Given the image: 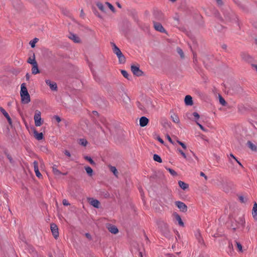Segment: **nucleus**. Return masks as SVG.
Masks as SVG:
<instances>
[{"label": "nucleus", "instance_id": "obj_34", "mask_svg": "<svg viewBox=\"0 0 257 257\" xmlns=\"http://www.w3.org/2000/svg\"><path fill=\"white\" fill-rule=\"evenodd\" d=\"M110 171L113 173V174L115 176H117V171L116 168L114 166H110Z\"/></svg>", "mask_w": 257, "mask_h": 257}, {"label": "nucleus", "instance_id": "obj_6", "mask_svg": "<svg viewBox=\"0 0 257 257\" xmlns=\"http://www.w3.org/2000/svg\"><path fill=\"white\" fill-rule=\"evenodd\" d=\"M46 83L49 85L50 88L52 91H57V85L56 82H52L49 79H47L45 80Z\"/></svg>", "mask_w": 257, "mask_h": 257}, {"label": "nucleus", "instance_id": "obj_40", "mask_svg": "<svg viewBox=\"0 0 257 257\" xmlns=\"http://www.w3.org/2000/svg\"><path fill=\"white\" fill-rule=\"evenodd\" d=\"M34 171L35 172V174H36V175L37 177H38V178H40L42 176V175L40 173V172L39 170V169H37L36 170H35Z\"/></svg>", "mask_w": 257, "mask_h": 257}, {"label": "nucleus", "instance_id": "obj_25", "mask_svg": "<svg viewBox=\"0 0 257 257\" xmlns=\"http://www.w3.org/2000/svg\"><path fill=\"white\" fill-rule=\"evenodd\" d=\"M171 118L173 122L178 123L180 122V119L179 117L177 115L174 114L173 115H171Z\"/></svg>", "mask_w": 257, "mask_h": 257}, {"label": "nucleus", "instance_id": "obj_21", "mask_svg": "<svg viewBox=\"0 0 257 257\" xmlns=\"http://www.w3.org/2000/svg\"><path fill=\"white\" fill-rule=\"evenodd\" d=\"M248 147L253 151H256L257 148L256 146L250 141H248L247 143Z\"/></svg>", "mask_w": 257, "mask_h": 257}, {"label": "nucleus", "instance_id": "obj_53", "mask_svg": "<svg viewBox=\"0 0 257 257\" xmlns=\"http://www.w3.org/2000/svg\"><path fill=\"white\" fill-rule=\"evenodd\" d=\"M215 1L219 6H221L223 4L222 0H215Z\"/></svg>", "mask_w": 257, "mask_h": 257}, {"label": "nucleus", "instance_id": "obj_28", "mask_svg": "<svg viewBox=\"0 0 257 257\" xmlns=\"http://www.w3.org/2000/svg\"><path fill=\"white\" fill-rule=\"evenodd\" d=\"M53 172L56 175H60L62 174L61 172L57 169L56 165H54L52 167Z\"/></svg>", "mask_w": 257, "mask_h": 257}, {"label": "nucleus", "instance_id": "obj_9", "mask_svg": "<svg viewBox=\"0 0 257 257\" xmlns=\"http://www.w3.org/2000/svg\"><path fill=\"white\" fill-rule=\"evenodd\" d=\"M107 228L110 232L113 234H116L118 232V228L113 225L108 224L107 225Z\"/></svg>", "mask_w": 257, "mask_h": 257}, {"label": "nucleus", "instance_id": "obj_31", "mask_svg": "<svg viewBox=\"0 0 257 257\" xmlns=\"http://www.w3.org/2000/svg\"><path fill=\"white\" fill-rule=\"evenodd\" d=\"M38 39L35 38L30 42V45L32 48H34L35 47V44L38 42Z\"/></svg>", "mask_w": 257, "mask_h": 257}, {"label": "nucleus", "instance_id": "obj_59", "mask_svg": "<svg viewBox=\"0 0 257 257\" xmlns=\"http://www.w3.org/2000/svg\"><path fill=\"white\" fill-rule=\"evenodd\" d=\"M252 67L256 70L257 72V65L256 64H252Z\"/></svg>", "mask_w": 257, "mask_h": 257}, {"label": "nucleus", "instance_id": "obj_14", "mask_svg": "<svg viewBox=\"0 0 257 257\" xmlns=\"http://www.w3.org/2000/svg\"><path fill=\"white\" fill-rule=\"evenodd\" d=\"M144 104L146 108H147V110L152 109L153 108V105L150 99H147Z\"/></svg>", "mask_w": 257, "mask_h": 257}, {"label": "nucleus", "instance_id": "obj_61", "mask_svg": "<svg viewBox=\"0 0 257 257\" xmlns=\"http://www.w3.org/2000/svg\"><path fill=\"white\" fill-rule=\"evenodd\" d=\"M85 236H86L88 238H89V239H90V238H91V235H90V234L89 233H86L85 234Z\"/></svg>", "mask_w": 257, "mask_h": 257}, {"label": "nucleus", "instance_id": "obj_27", "mask_svg": "<svg viewBox=\"0 0 257 257\" xmlns=\"http://www.w3.org/2000/svg\"><path fill=\"white\" fill-rule=\"evenodd\" d=\"M85 170L86 172V173L89 175L90 176H91L93 174V170L92 168L90 167L87 166L85 167Z\"/></svg>", "mask_w": 257, "mask_h": 257}, {"label": "nucleus", "instance_id": "obj_11", "mask_svg": "<svg viewBox=\"0 0 257 257\" xmlns=\"http://www.w3.org/2000/svg\"><path fill=\"white\" fill-rule=\"evenodd\" d=\"M173 215L176 219V221H178V224L182 227L184 226V222L182 220L181 216L176 212L173 213Z\"/></svg>", "mask_w": 257, "mask_h": 257}, {"label": "nucleus", "instance_id": "obj_18", "mask_svg": "<svg viewBox=\"0 0 257 257\" xmlns=\"http://www.w3.org/2000/svg\"><path fill=\"white\" fill-rule=\"evenodd\" d=\"M32 73L33 74H37L38 73H39L40 71L38 68V64H35L32 65Z\"/></svg>", "mask_w": 257, "mask_h": 257}, {"label": "nucleus", "instance_id": "obj_10", "mask_svg": "<svg viewBox=\"0 0 257 257\" xmlns=\"http://www.w3.org/2000/svg\"><path fill=\"white\" fill-rule=\"evenodd\" d=\"M149 121V119L146 116H142L140 118V125L142 127L146 126Z\"/></svg>", "mask_w": 257, "mask_h": 257}, {"label": "nucleus", "instance_id": "obj_16", "mask_svg": "<svg viewBox=\"0 0 257 257\" xmlns=\"http://www.w3.org/2000/svg\"><path fill=\"white\" fill-rule=\"evenodd\" d=\"M96 6L98 8V9L101 11L102 12L106 13V10L105 8L106 6L104 5H103L101 3L99 2H97L96 3Z\"/></svg>", "mask_w": 257, "mask_h": 257}, {"label": "nucleus", "instance_id": "obj_5", "mask_svg": "<svg viewBox=\"0 0 257 257\" xmlns=\"http://www.w3.org/2000/svg\"><path fill=\"white\" fill-rule=\"evenodd\" d=\"M131 71L134 75L138 76H141L143 74V72L140 69L139 67L135 65L131 66Z\"/></svg>", "mask_w": 257, "mask_h": 257}, {"label": "nucleus", "instance_id": "obj_35", "mask_svg": "<svg viewBox=\"0 0 257 257\" xmlns=\"http://www.w3.org/2000/svg\"><path fill=\"white\" fill-rule=\"evenodd\" d=\"M219 102L220 103L224 106L226 104V101L225 100H224V99L221 96V95H219Z\"/></svg>", "mask_w": 257, "mask_h": 257}, {"label": "nucleus", "instance_id": "obj_24", "mask_svg": "<svg viewBox=\"0 0 257 257\" xmlns=\"http://www.w3.org/2000/svg\"><path fill=\"white\" fill-rule=\"evenodd\" d=\"M196 238L198 240L199 243H201L203 241L200 232L199 231H197L195 232V234Z\"/></svg>", "mask_w": 257, "mask_h": 257}, {"label": "nucleus", "instance_id": "obj_32", "mask_svg": "<svg viewBox=\"0 0 257 257\" xmlns=\"http://www.w3.org/2000/svg\"><path fill=\"white\" fill-rule=\"evenodd\" d=\"M105 5L107 7H108V8L112 12H115V9L113 7V6L111 4H110L108 2H106L105 3Z\"/></svg>", "mask_w": 257, "mask_h": 257}, {"label": "nucleus", "instance_id": "obj_15", "mask_svg": "<svg viewBox=\"0 0 257 257\" xmlns=\"http://www.w3.org/2000/svg\"><path fill=\"white\" fill-rule=\"evenodd\" d=\"M184 101L187 105H192L193 103L192 97L189 95L185 96Z\"/></svg>", "mask_w": 257, "mask_h": 257}, {"label": "nucleus", "instance_id": "obj_44", "mask_svg": "<svg viewBox=\"0 0 257 257\" xmlns=\"http://www.w3.org/2000/svg\"><path fill=\"white\" fill-rule=\"evenodd\" d=\"M0 111L2 112V113L4 114L5 116H7V114H8L3 107H0Z\"/></svg>", "mask_w": 257, "mask_h": 257}, {"label": "nucleus", "instance_id": "obj_60", "mask_svg": "<svg viewBox=\"0 0 257 257\" xmlns=\"http://www.w3.org/2000/svg\"><path fill=\"white\" fill-rule=\"evenodd\" d=\"M158 141H159L161 143H162V144H163V143H164V141H163V140L161 138L159 137V138H158Z\"/></svg>", "mask_w": 257, "mask_h": 257}, {"label": "nucleus", "instance_id": "obj_62", "mask_svg": "<svg viewBox=\"0 0 257 257\" xmlns=\"http://www.w3.org/2000/svg\"><path fill=\"white\" fill-rule=\"evenodd\" d=\"M235 160L236 161V162H237V163H238V164L240 166L242 167V164L240 163V162H239V161L237 159H236Z\"/></svg>", "mask_w": 257, "mask_h": 257}, {"label": "nucleus", "instance_id": "obj_63", "mask_svg": "<svg viewBox=\"0 0 257 257\" xmlns=\"http://www.w3.org/2000/svg\"><path fill=\"white\" fill-rule=\"evenodd\" d=\"M26 79L27 80H29V78H30V76H29V74L28 73H27L26 75Z\"/></svg>", "mask_w": 257, "mask_h": 257}, {"label": "nucleus", "instance_id": "obj_36", "mask_svg": "<svg viewBox=\"0 0 257 257\" xmlns=\"http://www.w3.org/2000/svg\"><path fill=\"white\" fill-rule=\"evenodd\" d=\"M84 158L86 160L88 161L91 164L94 165L95 164L93 160L91 159V157L88 156H85Z\"/></svg>", "mask_w": 257, "mask_h": 257}, {"label": "nucleus", "instance_id": "obj_37", "mask_svg": "<svg viewBox=\"0 0 257 257\" xmlns=\"http://www.w3.org/2000/svg\"><path fill=\"white\" fill-rule=\"evenodd\" d=\"M177 51L182 58H184L183 52L180 48H177Z\"/></svg>", "mask_w": 257, "mask_h": 257}, {"label": "nucleus", "instance_id": "obj_52", "mask_svg": "<svg viewBox=\"0 0 257 257\" xmlns=\"http://www.w3.org/2000/svg\"><path fill=\"white\" fill-rule=\"evenodd\" d=\"M5 117L7 118V120H8V122H9V123L10 124H12V120H11V117H10V116H9V114H7V116H5Z\"/></svg>", "mask_w": 257, "mask_h": 257}, {"label": "nucleus", "instance_id": "obj_19", "mask_svg": "<svg viewBox=\"0 0 257 257\" xmlns=\"http://www.w3.org/2000/svg\"><path fill=\"white\" fill-rule=\"evenodd\" d=\"M27 62L28 63L32 64V65L37 64V63L35 60V56L34 54H33V55L32 57L29 58V59L27 61Z\"/></svg>", "mask_w": 257, "mask_h": 257}, {"label": "nucleus", "instance_id": "obj_1", "mask_svg": "<svg viewBox=\"0 0 257 257\" xmlns=\"http://www.w3.org/2000/svg\"><path fill=\"white\" fill-rule=\"evenodd\" d=\"M20 95L22 102L23 103L27 104L30 102V96L25 83L21 84Z\"/></svg>", "mask_w": 257, "mask_h": 257}, {"label": "nucleus", "instance_id": "obj_49", "mask_svg": "<svg viewBox=\"0 0 257 257\" xmlns=\"http://www.w3.org/2000/svg\"><path fill=\"white\" fill-rule=\"evenodd\" d=\"M54 118L58 122H60L61 120V118L58 115H55Z\"/></svg>", "mask_w": 257, "mask_h": 257}, {"label": "nucleus", "instance_id": "obj_2", "mask_svg": "<svg viewBox=\"0 0 257 257\" xmlns=\"http://www.w3.org/2000/svg\"><path fill=\"white\" fill-rule=\"evenodd\" d=\"M34 119L36 126H40L43 124L44 121L41 118V113L39 110H36Z\"/></svg>", "mask_w": 257, "mask_h": 257}, {"label": "nucleus", "instance_id": "obj_8", "mask_svg": "<svg viewBox=\"0 0 257 257\" xmlns=\"http://www.w3.org/2000/svg\"><path fill=\"white\" fill-rule=\"evenodd\" d=\"M88 200L90 204L94 207L96 208H98L99 207L100 202L98 200L93 198H88Z\"/></svg>", "mask_w": 257, "mask_h": 257}, {"label": "nucleus", "instance_id": "obj_47", "mask_svg": "<svg viewBox=\"0 0 257 257\" xmlns=\"http://www.w3.org/2000/svg\"><path fill=\"white\" fill-rule=\"evenodd\" d=\"M62 203L64 206H68L70 205V203L66 199H63L62 201Z\"/></svg>", "mask_w": 257, "mask_h": 257}, {"label": "nucleus", "instance_id": "obj_30", "mask_svg": "<svg viewBox=\"0 0 257 257\" xmlns=\"http://www.w3.org/2000/svg\"><path fill=\"white\" fill-rule=\"evenodd\" d=\"M79 143L82 146L85 147L87 144V141L85 139H80L79 140Z\"/></svg>", "mask_w": 257, "mask_h": 257}, {"label": "nucleus", "instance_id": "obj_26", "mask_svg": "<svg viewBox=\"0 0 257 257\" xmlns=\"http://www.w3.org/2000/svg\"><path fill=\"white\" fill-rule=\"evenodd\" d=\"M138 107L139 108L143 111H147V108H146L145 104H142L140 102H138L137 103Z\"/></svg>", "mask_w": 257, "mask_h": 257}, {"label": "nucleus", "instance_id": "obj_12", "mask_svg": "<svg viewBox=\"0 0 257 257\" xmlns=\"http://www.w3.org/2000/svg\"><path fill=\"white\" fill-rule=\"evenodd\" d=\"M33 133L35 138L38 141L41 140L43 139V134L42 133H38L36 130L33 128Z\"/></svg>", "mask_w": 257, "mask_h": 257}, {"label": "nucleus", "instance_id": "obj_13", "mask_svg": "<svg viewBox=\"0 0 257 257\" xmlns=\"http://www.w3.org/2000/svg\"><path fill=\"white\" fill-rule=\"evenodd\" d=\"M111 45L112 47V50L113 53L117 56L118 55H120L121 53V52L119 48L116 46V45L113 42H111Z\"/></svg>", "mask_w": 257, "mask_h": 257}, {"label": "nucleus", "instance_id": "obj_50", "mask_svg": "<svg viewBox=\"0 0 257 257\" xmlns=\"http://www.w3.org/2000/svg\"><path fill=\"white\" fill-rule=\"evenodd\" d=\"M7 157L8 159H9V160L10 161V162L11 163H13V158H12V157H11V156L10 154H8L7 155Z\"/></svg>", "mask_w": 257, "mask_h": 257}, {"label": "nucleus", "instance_id": "obj_38", "mask_svg": "<svg viewBox=\"0 0 257 257\" xmlns=\"http://www.w3.org/2000/svg\"><path fill=\"white\" fill-rule=\"evenodd\" d=\"M196 123H197V124L199 126V127L200 128V129L201 130H202L203 131L205 132H207V130L206 129L202 124H201L200 123H199L197 121H195Z\"/></svg>", "mask_w": 257, "mask_h": 257}, {"label": "nucleus", "instance_id": "obj_46", "mask_svg": "<svg viewBox=\"0 0 257 257\" xmlns=\"http://www.w3.org/2000/svg\"><path fill=\"white\" fill-rule=\"evenodd\" d=\"M33 165H34V170H36L37 169H39V168H38V162L36 161H35L33 162Z\"/></svg>", "mask_w": 257, "mask_h": 257}, {"label": "nucleus", "instance_id": "obj_54", "mask_svg": "<svg viewBox=\"0 0 257 257\" xmlns=\"http://www.w3.org/2000/svg\"><path fill=\"white\" fill-rule=\"evenodd\" d=\"M241 56L242 57V58L243 59H244V60H247V58H246V56H245V54L244 53H241Z\"/></svg>", "mask_w": 257, "mask_h": 257}, {"label": "nucleus", "instance_id": "obj_64", "mask_svg": "<svg viewBox=\"0 0 257 257\" xmlns=\"http://www.w3.org/2000/svg\"><path fill=\"white\" fill-rule=\"evenodd\" d=\"M230 156L232 158H233L234 160H235L236 159L235 158V157L232 154H230Z\"/></svg>", "mask_w": 257, "mask_h": 257}, {"label": "nucleus", "instance_id": "obj_29", "mask_svg": "<svg viewBox=\"0 0 257 257\" xmlns=\"http://www.w3.org/2000/svg\"><path fill=\"white\" fill-rule=\"evenodd\" d=\"M153 159L154 161L158 162L159 163H161L162 162V160L160 156L157 154H154L153 156Z\"/></svg>", "mask_w": 257, "mask_h": 257}, {"label": "nucleus", "instance_id": "obj_51", "mask_svg": "<svg viewBox=\"0 0 257 257\" xmlns=\"http://www.w3.org/2000/svg\"><path fill=\"white\" fill-rule=\"evenodd\" d=\"M5 117L7 118V120H8V122H9V123L10 124H12V120H11V117H10V116H9V114H7V116H5Z\"/></svg>", "mask_w": 257, "mask_h": 257}, {"label": "nucleus", "instance_id": "obj_42", "mask_svg": "<svg viewBox=\"0 0 257 257\" xmlns=\"http://www.w3.org/2000/svg\"><path fill=\"white\" fill-rule=\"evenodd\" d=\"M168 170L169 171V172L170 173V174L171 175H172L173 176L177 175V173L173 169L169 168V169H168Z\"/></svg>", "mask_w": 257, "mask_h": 257}, {"label": "nucleus", "instance_id": "obj_55", "mask_svg": "<svg viewBox=\"0 0 257 257\" xmlns=\"http://www.w3.org/2000/svg\"><path fill=\"white\" fill-rule=\"evenodd\" d=\"M162 224L164 226V227L165 228H168V224L165 222H164L163 221L161 222L160 224Z\"/></svg>", "mask_w": 257, "mask_h": 257}, {"label": "nucleus", "instance_id": "obj_33", "mask_svg": "<svg viewBox=\"0 0 257 257\" xmlns=\"http://www.w3.org/2000/svg\"><path fill=\"white\" fill-rule=\"evenodd\" d=\"M121 74L123 75L124 77L127 79L128 80L130 79L129 78V74H128L127 72L124 70H122L121 71Z\"/></svg>", "mask_w": 257, "mask_h": 257}, {"label": "nucleus", "instance_id": "obj_58", "mask_svg": "<svg viewBox=\"0 0 257 257\" xmlns=\"http://www.w3.org/2000/svg\"><path fill=\"white\" fill-rule=\"evenodd\" d=\"M167 139L171 143H173L171 137L169 136H167Z\"/></svg>", "mask_w": 257, "mask_h": 257}, {"label": "nucleus", "instance_id": "obj_39", "mask_svg": "<svg viewBox=\"0 0 257 257\" xmlns=\"http://www.w3.org/2000/svg\"><path fill=\"white\" fill-rule=\"evenodd\" d=\"M177 142L185 150H186L187 149V147L186 146V145L183 143V142L179 141V140H177Z\"/></svg>", "mask_w": 257, "mask_h": 257}, {"label": "nucleus", "instance_id": "obj_43", "mask_svg": "<svg viewBox=\"0 0 257 257\" xmlns=\"http://www.w3.org/2000/svg\"><path fill=\"white\" fill-rule=\"evenodd\" d=\"M193 115L194 116V117L195 118V119H196V120L197 121V120H198L199 117H200V115L199 114L196 112H194L193 113Z\"/></svg>", "mask_w": 257, "mask_h": 257}, {"label": "nucleus", "instance_id": "obj_4", "mask_svg": "<svg viewBox=\"0 0 257 257\" xmlns=\"http://www.w3.org/2000/svg\"><path fill=\"white\" fill-rule=\"evenodd\" d=\"M175 205L180 210V211L185 212L187 210V207L185 204L181 201H176Z\"/></svg>", "mask_w": 257, "mask_h": 257}, {"label": "nucleus", "instance_id": "obj_20", "mask_svg": "<svg viewBox=\"0 0 257 257\" xmlns=\"http://www.w3.org/2000/svg\"><path fill=\"white\" fill-rule=\"evenodd\" d=\"M252 216L255 218L257 216V203L255 202L253 204L252 210Z\"/></svg>", "mask_w": 257, "mask_h": 257}, {"label": "nucleus", "instance_id": "obj_56", "mask_svg": "<svg viewBox=\"0 0 257 257\" xmlns=\"http://www.w3.org/2000/svg\"><path fill=\"white\" fill-rule=\"evenodd\" d=\"M200 176L204 177L206 180L207 179V176L203 172L200 173Z\"/></svg>", "mask_w": 257, "mask_h": 257}, {"label": "nucleus", "instance_id": "obj_48", "mask_svg": "<svg viewBox=\"0 0 257 257\" xmlns=\"http://www.w3.org/2000/svg\"><path fill=\"white\" fill-rule=\"evenodd\" d=\"M64 153L68 157L70 158L71 156V155L70 153L68 150H65L64 151Z\"/></svg>", "mask_w": 257, "mask_h": 257}, {"label": "nucleus", "instance_id": "obj_23", "mask_svg": "<svg viewBox=\"0 0 257 257\" xmlns=\"http://www.w3.org/2000/svg\"><path fill=\"white\" fill-rule=\"evenodd\" d=\"M178 184L179 187L183 190H185L188 187V184H187L186 183L182 181H179L178 182Z\"/></svg>", "mask_w": 257, "mask_h": 257}, {"label": "nucleus", "instance_id": "obj_57", "mask_svg": "<svg viewBox=\"0 0 257 257\" xmlns=\"http://www.w3.org/2000/svg\"><path fill=\"white\" fill-rule=\"evenodd\" d=\"M239 200L241 202H244V198L243 196H239Z\"/></svg>", "mask_w": 257, "mask_h": 257}, {"label": "nucleus", "instance_id": "obj_7", "mask_svg": "<svg viewBox=\"0 0 257 257\" xmlns=\"http://www.w3.org/2000/svg\"><path fill=\"white\" fill-rule=\"evenodd\" d=\"M154 27L156 31L161 33H166V30L160 23L154 22Z\"/></svg>", "mask_w": 257, "mask_h": 257}, {"label": "nucleus", "instance_id": "obj_3", "mask_svg": "<svg viewBox=\"0 0 257 257\" xmlns=\"http://www.w3.org/2000/svg\"><path fill=\"white\" fill-rule=\"evenodd\" d=\"M50 227L52 234L54 238L55 239L57 238L59 236L58 228L57 226L55 224L52 223L51 224Z\"/></svg>", "mask_w": 257, "mask_h": 257}, {"label": "nucleus", "instance_id": "obj_45", "mask_svg": "<svg viewBox=\"0 0 257 257\" xmlns=\"http://www.w3.org/2000/svg\"><path fill=\"white\" fill-rule=\"evenodd\" d=\"M178 151L181 154L184 158L186 159L187 156L186 154L181 149H178Z\"/></svg>", "mask_w": 257, "mask_h": 257}, {"label": "nucleus", "instance_id": "obj_22", "mask_svg": "<svg viewBox=\"0 0 257 257\" xmlns=\"http://www.w3.org/2000/svg\"><path fill=\"white\" fill-rule=\"evenodd\" d=\"M117 57L120 63L123 64L125 62V58L122 53L120 55H118Z\"/></svg>", "mask_w": 257, "mask_h": 257}, {"label": "nucleus", "instance_id": "obj_41", "mask_svg": "<svg viewBox=\"0 0 257 257\" xmlns=\"http://www.w3.org/2000/svg\"><path fill=\"white\" fill-rule=\"evenodd\" d=\"M237 247L239 250V251H242V245L241 244L238 242H236Z\"/></svg>", "mask_w": 257, "mask_h": 257}, {"label": "nucleus", "instance_id": "obj_17", "mask_svg": "<svg viewBox=\"0 0 257 257\" xmlns=\"http://www.w3.org/2000/svg\"><path fill=\"white\" fill-rule=\"evenodd\" d=\"M69 38L72 40L75 43H78L80 42L79 38L76 35L70 33L69 36Z\"/></svg>", "mask_w": 257, "mask_h": 257}]
</instances>
